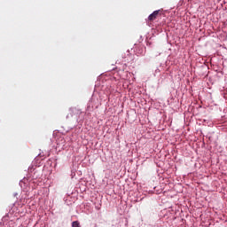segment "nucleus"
<instances>
[{
	"label": "nucleus",
	"mask_w": 227,
	"mask_h": 227,
	"mask_svg": "<svg viewBox=\"0 0 227 227\" xmlns=\"http://www.w3.org/2000/svg\"><path fill=\"white\" fill-rule=\"evenodd\" d=\"M72 227H81V223H79V221H74L72 223Z\"/></svg>",
	"instance_id": "2"
},
{
	"label": "nucleus",
	"mask_w": 227,
	"mask_h": 227,
	"mask_svg": "<svg viewBox=\"0 0 227 227\" xmlns=\"http://www.w3.org/2000/svg\"><path fill=\"white\" fill-rule=\"evenodd\" d=\"M161 16H162V10H156L153 13H151L147 19L150 22H153V20H155L158 17H161Z\"/></svg>",
	"instance_id": "1"
},
{
	"label": "nucleus",
	"mask_w": 227,
	"mask_h": 227,
	"mask_svg": "<svg viewBox=\"0 0 227 227\" xmlns=\"http://www.w3.org/2000/svg\"><path fill=\"white\" fill-rule=\"evenodd\" d=\"M13 196H14V198H17V196H19V193L15 192V193L13 194Z\"/></svg>",
	"instance_id": "5"
},
{
	"label": "nucleus",
	"mask_w": 227,
	"mask_h": 227,
	"mask_svg": "<svg viewBox=\"0 0 227 227\" xmlns=\"http://www.w3.org/2000/svg\"><path fill=\"white\" fill-rule=\"evenodd\" d=\"M22 184H25V183L24 182H22V181H20V185L22 187Z\"/></svg>",
	"instance_id": "7"
},
{
	"label": "nucleus",
	"mask_w": 227,
	"mask_h": 227,
	"mask_svg": "<svg viewBox=\"0 0 227 227\" xmlns=\"http://www.w3.org/2000/svg\"><path fill=\"white\" fill-rule=\"evenodd\" d=\"M33 171H35V167L34 166L28 167V173H33Z\"/></svg>",
	"instance_id": "3"
},
{
	"label": "nucleus",
	"mask_w": 227,
	"mask_h": 227,
	"mask_svg": "<svg viewBox=\"0 0 227 227\" xmlns=\"http://www.w3.org/2000/svg\"><path fill=\"white\" fill-rule=\"evenodd\" d=\"M70 111H72V113H75V112H77L79 110H77L75 107H73V108H70Z\"/></svg>",
	"instance_id": "4"
},
{
	"label": "nucleus",
	"mask_w": 227,
	"mask_h": 227,
	"mask_svg": "<svg viewBox=\"0 0 227 227\" xmlns=\"http://www.w3.org/2000/svg\"><path fill=\"white\" fill-rule=\"evenodd\" d=\"M124 61H129V59H125Z\"/></svg>",
	"instance_id": "8"
},
{
	"label": "nucleus",
	"mask_w": 227,
	"mask_h": 227,
	"mask_svg": "<svg viewBox=\"0 0 227 227\" xmlns=\"http://www.w3.org/2000/svg\"><path fill=\"white\" fill-rule=\"evenodd\" d=\"M127 55L128 56H132V54H130V52L129 51H127Z\"/></svg>",
	"instance_id": "6"
}]
</instances>
